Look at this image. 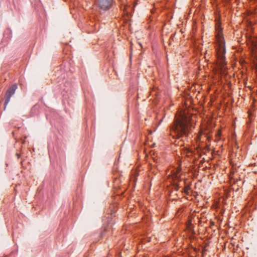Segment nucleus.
Segmentation results:
<instances>
[{"label":"nucleus","instance_id":"0eeeda50","mask_svg":"<svg viewBox=\"0 0 257 257\" xmlns=\"http://www.w3.org/2000/svg\"><path fill=\"white\" fill-rule=\"evenodd\" d=\"M18 157L19 158V155L17 154Z\"/></svg>","mask_w":257,"mask_h":257},{"label":"nucleus","instance_id":"20e7f679","mask_svg":"<svg viewBox=\"0 0 257 257\" xmlns=\"http://www.w3.org/2000/svg\"><path fill=\"white\" fill-rule=\"evenodd\" d=\"M17 86L16 84L13 85L7 91L6 96V100L5 102V105H7L9 102L11 97L15 93Z\"/></svg>","mask_w":257,"mask_h":257},{"label":"nucleus","instance_id":"f03ea898","mask_svg":"<svg viewBox=\"0 0 257 257\" xmlns=\"http://www.w3.org/2000/svg\"><path fill=\"white\" fill-rule=\"evenodd\" d=\"M216 31L217 32L215 46L216 57L219 65L223 67L226 63L225 56L226 53L225 42L223 36L222 31L220 26L216 27Z\"/></svg>","mask_w":257,"mask_h":257},{"label":"nucleus","instance_id":"f257e3e1","mask_svg":"<svg viewBox=\"0 0 257 257\" xmlns=\"http://www.w3.org/2000/svg\"><path fill=\"white\" fill-rule=\"evenodd\" d=\"M190 118L185 113L176 116L173 124L170 127V135L174 139H179L188 135L191 129Z\"/></svg>","mask_w":257,"mask_h":257},{"label":"nucleus","instance_id":"39448f33","mask_svg":"<svg viewBox=\"0 0 257 257\" xmlns=\"http://www.w3.org/2000/svg\"><path fill=\"white\" fill-rule=\"evenodd\" d=\"M127 6L124 5L123 6V10L126 12V13H128V11L127 10Z\"/></svg>","mask_w":257,"mask_h":257},{"label":"nucleus","instance_id":"423d86ee","mask_svg":"<svg viewBox=\"0 0 257 257\" xmlns=\"http://www.w3.org/2000/svg\"><path fill=\"white\" fill-rule=\"evenodd\" d=\"M164 117V116L163 117ZM163 118H162L161 119V120H160V122L159 124H160V123H161V121H162Z\"/></svg>","mask_w":257,"mask_h":257},{"label":"nucleus","instance_id":"7ed1b4c3","mask_svg":"<svg viewBox=\"0 0 257 257\" xmlns=\"http://www.w3.org/2000/svg\"><path fill=\"white\" fill-rule=\"evenodd\" d=\"M113 0H97L96 4L103 11L108 10L112 5Z\"/></svg>","mask_w":257,"mask_h":257}]
</instances>
